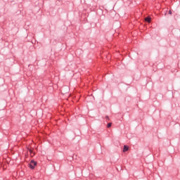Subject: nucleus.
<instances>
[{
	"label": "nucleus",
	"instance_id": "nucleus-6",
	"mask_svg": "<svg viewBox=\"0 0 180 180\" xmlns=\"http://www.w3.org/2000/svg\"><path fill=\"white\" fill-rule=\"evenodd\" d=\"M169 15H172V11H169Z\"/></svg>",
	"mask_w": 180,
	"mask_h": 180
},
{
	"label": "nucleus",
	"instance_id": "nucleus-4",
	"mask_svg": "<svg viewBox=\"0 0 180 180\" xmlns=\"http://www.w3.org/2000/svg\"><path fill=\"white\" fill-rule=\"evenodd\" d=\"M146 22H148V23H150V22H151V18L150 17H147L145 18Z\"/></svg>",
	"mask_w": 180,
	"mask_h": 180
},
{
	"label": "nucleus",
	"instance_id": "nucleus-5",
	"mask_svg": "<svg viewBox=\"0 0 180 180\" xmlns=\"http://www.w3.org/2000/svg\"><path fill=\"white\" fill-rule=\"evenodd\" d=\"M112 127V123L111 122H110V123H108V125H107V127Z\"/></svg>",
	"mask_w": 180,
	"mask_h": 180
},
{
	"label": "nucleus",
	"instance_id": "nucleus-1",
	"mask_svg": "<svg viewBox=\"0 0 180 180\" xmlns=\"http://www.w3.org/2000/svg\"><path fill=\"white\" fill-rule=\"evenodd\" d=\"M29 165L31 169H34V167L37 165V162H34V160H32Z\"/></svg>",
	"mask_w": 180,
	"mask_h": 180
},
{
	"label": "nucleus",
	"instance_id": "nucleus-3",
	"mask_svg": "<svg viewBox=\"0 0 180 180\" xmlns=\"http://www.w3.org/2000/svg\"><path fill=\"white\" fill-rule=\"evenodd\" d=\"M28 150L30 151V155L31 157H34V153L33 152V150L32 149H28Z\"/></svg>",
	"mask_w": 180,
	"mask_h": 180
},
{
	"label": "nucleus",
	"instance_id": "nucleus-2",
	"mask_svg": "<svg viewBox=\"0 0 180 180\" xmlns=\"http://www.w3.org/2000/svg\"><path fill=\"white\" fill-rule=\"evenodd\" d=\"M126 151H129V146H124L123 153H126Z\"/></svg>",
	"mask_w": 180,
	"mask_h": 180
}]
</instances>
